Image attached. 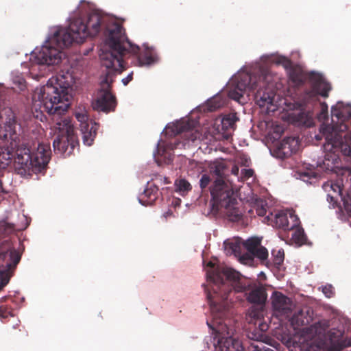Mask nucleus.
Wrapping results in <instances>:
<instances>
[{
    "instance_id": "obj_1",
    "label": "nucleus",
    "mask_w": 351,
    "mask_h": 351,
    "mask_svg": "<svg viewBox=\"0 0 351 351\" xmlns=\"http://www.w3.org/2000/svg\"><path fill=\"white\" fill-rule=\"evenodd\" d=\"M207 267H210L206 272L207 279L213 284L211 291L205 290L213 317L211 323L207 321V324L214 335L215 351H243L241 343L234 337V330L228 326L230 321L224 319L230 311V295L233 291L250 290V285H246L241 274L232 268L215 267L211 261Z\"/></svg>"
},
{
    "instance_id": "obj_2",
    "label": "nucleus",
    "mask_w": 351,
    "mask_h": 351,
    "mask_svg": "<svg viewBox=\"0 0 351 351\" xmlns=\"http://www.w3.org/2000/svg\"><path fill=\"white\" fill-rule=\"evenodd\" d=\"M72 83L73 78L69 73H59L51 77L32 97L35 106L51 116L53 124L51 130L56 135L53 148L64 156H70L78 145L71 120L66 114L70 106L68 88Z\"/></svg>"
},
{
    "instance_id": "obj_3",
    "label": "nucleus",
    "mask_w": 351,
    "mask_h": 351,
    "mask_svg": "<svg viewBox=\"0 0 351 351\" xmlns=\"http://www.w3.org/2000/svg\"><path fill=\"white\" fill-rule=\"evenodd\" d=\"M20 126L9 107L0 109V161L3 167L8 165L14 156V168L22 176H31L45 170L50 160L51 150L49 143H38L32 147L21 143Z\"/></svg>"
},
{
    "instance_id": "obj_4",
    "label": "nucleus",
    "mask_w": 351,
    "mask_h": 351,
    "mask_svg": "<svg viewBox=\"0 0 351 351\" xmlns=\"http://www.w3.org/2000/svg\"><path fill=\"white\" fill-rule=\"evenodd\" d=\"M104 18L97 12H91L84 22L81 18L75 19L68 29L59 28L43 45L35 53V62L40 65L59 64L64 56L62 50L73 43H82L88 36H95L100 31Z\"/></svg>"
},
{
    "instance_id": "obj_5",
    "label": "nucleus",
    "mask_w": 351,
    "mask_h": 351,
    "mask_svg": "<svg viewBox=\"0 0 351 351\" xmlns=\"http://www.w3.org/2000/svg\"><path fill=\"white\" fill-rule=\"evenodd\" d=\"M110 51H103L99 57L102 65L113 71L121 73L124 69L123 56L128 52L138 54L140 48L133 45L125 37L121 25L114 23L107 28Z\"/></svg>"
},
{
    "instance_id": "obj_6",
    "label": "nucleus",
    "mask_w": 351,
    "mask_h": 351,
    "mask_svg": "<svg viewBox=\"0 0 351 351\" xmlns=\"http://www.w3.org/2000/svg\"><path fill=\"white\" fill-rule=\"evenodd\" d=\"M308 128L312 125L311 118L315 115L319 121L328 118V105L319 97L326 99L332 90L331 84L319 72L308 71Z\"/></svg>"
},
{
    "instance_id": "obj_7",
    "label": "nucleus",
    "mask_w": 351,
    "mask_h": 351,
    "mask_svg": "<svg viewBox=\"0 0 351 351\" xmlns=\"http://www.w3.org/2000/svg\"><path fill=\"white\" fill-rule=\"evenodd\" d=\"M252 82H256L257 88L254 97L256 104L260 107L272 104L276 95L277 81L279 77L274 74L266 66L259 67L257 75H251Z\"/></svg>"
},
{
    "instance_id": "obj_8",
    "label": "nucleus",
    "mask_w": 351,
    "mask_h": 351,
    "mask_svg": "<svg viewBox=\"0 0 351 351\" xmlns=\"http://www.w3.org/2000/svg\"><path fill=\"white\" fill-rule=\"evenodd\" d=\"M295 331L292 336L282 337V341L289 351H307V319L302 310L287 318Z\"/></svg>"
},
{
    "instance_id": "obj_9",
    "label": "nucleus",
    "mask_w": 351,
    "mask_h": 351,
    "mask_svg": "<svg viewBox=\"0 0 351 351\" xmlns=\"http://www.w3.org/2000/svg\"><path fill=\"white\" fill-rule=\"evenodd\" d=\"M21 257L20 253L10 240L0 242V280L2 287L8 283L10 273L20 262Z\"/></svg>"
},
{
    "instance_id": "obj_10",
    "label": "nucleus",
    "mask_w": 351,
    "mask_h": 351,
    "mask_svg": "<svg viewBox=\"0 0 351 351\" xmlns=\"http://www.w3.org/2000/svg\"><path fill=\"white\" fill-rule=\"evenodd\" d=\"M113 81V74L110 71L102 78L97 99L93 102L94 110L106 113L114 110L117 101L115 96L111 93V84Z\"/></svg>"
},
{
    "instance_id": "obj_11",
    "label": "nucleus",
    "mask_w": 351,
    "mask_h": 351,
    "mask_svg": "<svg viewBox=\"0 0 351 351\" xmlns=\"http://www.w3.org/2000/svg\"><path fill=\"white\" fill-rule=\"evenodd\" d=\"M213 201V209L219 210V206H227L234 201V191L230 183L223 179H215L209 187Z\"/></svg>"
},
{
    "instance_id": "obj_12",
    "label": "nucleus",
    "mask_w": 351,
    "mask_h": 351,
    "mask_svg": "<svg viewBox=\"0 0 351 351\" xmlns=\"http://www.w3.org/2000/svg\"><path fill=\"white\" fill-rule=\"evenodd\" d=\"M343 339V335L340 330L330 331L324 340L320 339L317 342L316 348L313 343H308V351H341L344 348L350 346Z\"/></svg>"
},
{
    "instance_id": "obj_13",
    "label": "nucleus",
    "mask_w": 351,
    "mask_h": 351,
    "mask_svg": "<svg viewBox=\"0 0 351 351\" xmlns=\"http://www.w3.org/2000/svg\"><path fill=\"white\" fill-rule=\"evenodd\" d=\"M269 223L283 231H290L300 223L299 218L293 210H280L274 215L271 213L267 217Z\"/></svg>"
},
{
    "instance_id": "obj_14",
    "label": "nucleus",
    "mask_w": 351,
    "mask_h": 351,
    "mask_svg": "<svg viewBox=\"0 0 351 351\" xmlns=\"http://www.w3.org/2000/svg\"><path fill=\"white\" fill-rule=\"evenodd\" d=\"M274 314L280 319H287L295 308L292 300L280 292H275L271 298Z\"/></svg>"
},
{
    "instance_id": "obj_15",
    "label": "nucleus",
    "mask_w": 351,
    "mask_h": 351,
    "mask_svg": "<svg viewBox=\"0 0 351 351\" xmlns=\"http://www.w3.org/2000/svg\"><path fill=\"white\" fill-rule=\"evenodd\" d=\"M243 247L247 253L243 254L242 261H252L254 257L258 258L262 263L267 265L268 251L261 245V240L257 237H252L243 241Z\"/></svg>"
},
{
    "instance_id": "obj_16",
    "label": "nucleus",
    "mask_w": 351,
    "mask_h": 351,
    "mask_svg": "<svg viewBox=\"0 0 351 351\" xmlns=\"http://www.w3.org/2000/svg\"><path fill=\"white\" fill-rule=\"evenodd\" d=\"M253 78L251 75L247 73H243L238 75L236 77V85L234 89L229 91L228 96L230 98L241 101L245 91L254 92L257 88L256 82H252Z\"/></svg>"
},
{
    "instance_id": "obj_17",
    "label": "nucleus",
    "mask_w": 351,
    "mask_h": 351,
    "mask_svg": "<svg viewBox=\"0 0 351 351\" xmlns=\"http://www.w3.org/2000/svg\"><path fill=\"white\" fill-rule=\"evenodd\" d=\"M193 123L190 121H182L176 125V132L180 134L182 141H178L175 143V147H179L180 145L185 147L190 142L195 143L197 140L202 138V133L192 127Z\"/></svg>"
},
{
    "instance_id": "obj_18",
    "label": "nucleus",
    "mask_w": 351,
    "mask_h": 351,
    "mask_svg": "<svg viewBox=\"0 0 351 351\" xmlns=\"http://www.w3.org/2000/svg\"><path fill=\"white\" fill-rule=\"evenodd\" d=\"M324 189L328 192L332 191L333 193L341 197H343V192H345L346 193V199H345L346 204H348V207L351 206V175L350 181L346 179L344 183L343 178H339L335 182H328L324 184Z\"/></svg>"
},
{
    "instance_id": "obj_19",
    "label": "nucleus",
    "mask_w": 351,
    "mask_h": 351,
    "mask_svg": "<svg viewBox=\"0 0 351 351\" xmlns=\"http://www.w3.org/2000/svg\"><path fill=\"white\" fill-rule=\"evenodd\" d=\"M298 138H285L278 147V154L282 158H287L295 153L299 149Z\"/></svg>"
},
{
    "instance_id": "obj_20",
    "label": "nucleus",
    "mask_w": 351,
    "mask_h": 351,
    "mask_svg": "<svg viewBox=\"0 0 351 351\" xmlns=\"http://www.w3.org/2000/svg\"><path fill=\"white\" fill-rule=\"evenodd\" d=\"M99 125L95 122L82 123L81 131L84 143L86 145H91L97 135Z\"/></svg>"
},
{
    "instance_id": "obj_21",
    "label": "nucleus",
    "mask_w": 351,
    "mask_h": 351,
    "mask_svg": "<svg viewBox=\"0 0 351 351\" xmlns=\"http://www.w3.org/2000/svg\"><path fill=\"white\" fill-rule=\"evenodd\" d=\"M158 195V188L154 184L148 183L139 201L144 206H150L155 202Z\"/></svg>"
},
{
    "instance_id": "obj_22",
    "label": "nucleus",
    "mask_w": 351,
    "mask_h": 351,
    "mask_svg": "<svg viewBox=\"0 0 351 351\" xmlns=\"http://www.w3.org/2000/svg\"><path fill=\"white\" fill-rule=\"evenodd\" d=\"M267 298L265 289L261 286H256L250 290L247 296L249 302L257 304H263Z\"/></svg>"
},
{
    "instance_id": "obj_23",
    "label": "nucleus",
    "mask_w": 351,
    "mask_h": 351,
    "mask_svg": "<svg viewBox=\"0 0 351 351\" xmlns=\"http://www.w3.org/2000/svg\"><path fill=\"white\" fill-rule=\"evenodd\" d=\"M210 172L216 176L215 179H223L226 180L227 166L223 160H215L209 164Z\"/></svg>"
},
{
    "instance_id": "obj_24",
    "label": "nucleus",
    "mask_w": 351,
    "mask_h": 351,
    "mask_svg": "<svg viewBox=\"0 0 351 351\" xmlns=\"http://www.w3.org/2000/svg\"><path fill=\"white\" fill-rule=\"evenodd\" d=\"M237 200L234 197V201L230 203L227 206H219V210L224 208V213L229 220L232 221H238L241 219L243 214L239 208L237 206Z\"/></svg>"
},
{
    "instance_id": "obj_25",
    "label": "nucleus",
    "mask_w": 351,
    "mask_h": 351,
    "mask_svg": "<svg viewBox=\"0 0 351 351\" xmlns=\"http://www.w3.org/2000/svg\"><path fill=\"white\" fill-rule=\"evenodd\" d=\"M156 57L149 48H145L142 52L139 53L137 56V61L139 66L150 65L155 62Z\"/></svg>"
},
{
    "instance_id": "obj_26",
    "label": "nucleus",
    "mask_w": 351,
    "mask_h": 351,
    "mask_svg": "<svg viewBox=\"0 0 351 351\" xmlns=\"http://www.w3.org/2000/svg\"><path fill=\"white\" fill-rule=\"evenodd\" d=\"M289 119L297 126L305 127L307 123V112L304 109L294 111L289 114Z\"/></svg>"
},
{
    "instance_id": "obj_27",
    "label": "nucleus",
    "mask_w": 351,
    "mask_h": 351,
    "mask_svg": "<svg viewBox=\"0 0 351 351\" xmlns=\"http://www.w3.org/2000/svg\"><path fill=\"white\" fill-rule=\"evenodd\" d=\"M238 120L235 114H228L221 119V130L228 132L230 130H234L236 127V122Z\"/></svg>"
},
{
    "instance_id": "obj_28",
    "label": "nucleus",
    "mask_w": 351,
    "mask_h": 351,
    "mask_svg": "<svg viewBox=\"0 0 351 351\" xmlns=\"http://www.w3.org/2000/svg\"><path fill=\"white\" fill-rule=\"evenodd\" d=\"M293 232L291 234L292 241L298 245H302L306 243V236L304 231L302 227L300 226V223L291 230Z\"/></svg>"
},
{
    "instance_id": "obj_29",
    "label": "nucleus",
    "mask_w": 351,
    "mask_h": 351,
    "mask_svg": "<svg viewBox=\"0 0 351 351\" xmlns=\"http://www.w3.org/2000/svg\"><path fill=\"white\" fill-rule=\"evenodd\" d=\"M224 247L227 255H237L240 252V245L237 241H225Z\"/></svg>"
},
{
    "instance_id": "obj_30",
    "label": "nucleus",
    "mask_w": 351,
    "mask_h": 351,
    "mask_svg": "<svg viewBox=\"0 0 351 351\" xmlns=\"http://www.w3.org/2000/svg\"><path fill=\"white\" fill-rule=\"evenodd\" d=\"M271 254L274 256L273 263L274 265L280 267L284 261L285 253L283 250H273Z\"/></svg>"
},
{
    "instance_id": "obj_31",
    "label": "nucleus",
    "mask_w": 351,
    "mask_h": 351,
    "mask_svg": "<svg viewBox=\"0 0 351 351\" xmlns=\"http://www.w3.org/2000/svg\"><path fill=\"white\" fill-rule=\"evenodd\" d=\"M211 182L210 176L208 174H203L199 180V187L202 190V193L209 191V186Z\"/></svg>"
},
{
    "instance_id": "obj_32",
    "label": "nucleus",
    "mask_w": 351,
    "mask_h": 351,
    "mask_svg": "<svg viewBox=\"0 0 351 351\" xmlns=\"http://www.w3.org/2000/svg\"><path fill=\"white\" fill-rule=\"evenodd\" d=\"M176 184L180 191L187 192L191 190V184L184 179L178 180Z\"/></svg>"
},
{
    "instance_id": "obj_33",
    "label": "nucleus",
    "mask_w": 351,
    "mask_h": 351,
    "mask_svg": "<svg viewBox=\"0 0 351 351\" xmlns=\"http://www.w3.org/2000/svg\"><path fill=\"white\" fill-rule=\"evenodd\" d=\"M322 293L328 298H333L335 295V288L332 285H326L321 287ZM320 289V288H319Z\"/></svg>"
},
{
    "instance_id": "obj_34",
    "label": "nucleus",
    "mask_w": 351,
    "mask_h": 351,
    "mask_svg": "<svg viewBox=\"0 0 351 351\" xmlns=\"http://www.w3.org/2000/svg\"><path fill=\"white\" fill-rule=\"evenodd\" d=\"M258 329L261 331V333L258 334H252L253 336L251 337L256 341H261L263 337V332H265L268 329V325L266 323L261 322L258 324Z\"/></svg>"
},
{
    "instance_id": "obj_35",
    "label": "nucleus",
    "mask_w": 351,
    "mask_h": 351,
    "mask_svg": "<svg viewBox=\"0 0 351 351\" xmlns=\"http://www.w3.org/2000/svg\"><path fill=\"white\" fill-rule=\"evenodd\" d=\"M256 213L258 216H265L267 213L266 204L264 205V202L261 201L256 203Z\"/></svg>"
},
{
    "instance_id": "obj_36",
    "label": "nucleus",
    "mask_w": 351,
    "mask_h": 351,
    "mask_svg": "<svg viewBox=\"0 0 351 351\" xmlns=\"http://www.w3.org/2000/svg\"><path fill=\"white\" fill-rule=\"evenodd\" d=\"M277 62L282 65L287 70L292 69V62L285 57H280Z\"/></svg>"
},
{
    "instance_id": "obj_37",
    "label": "nucleus",
    "mask_w": 351,
    "mask_h": 351,
    "mask_svg": "<svg viewBox=\"0 0 351 351\" xmlns=\"http://www.w3.org/2000/svg\"><path fill=\"white\" fill-rule=\"evenodd\" d=\"M254 174V171L252 169H243L241 171V180H247L250 178L252 177Z\"/></svg>"
},
{
    "instance_id": "obj_38",
    "label": "nucleus",
    "mask_w": 351,
    "mask_h": 351,
    "mask_svg": "<svg viewBox=\"0 0 351 351\" xmlns=\"http://www.w3.org/2000/svg\"><path fill=\"white\" fill-rule=\"evenodd\" d=\"M10 312L6 310V308L3 306L0 307V317L1 318H7Z\"/></svg>"
},
{
    "instance_id": "obj_39",
    "label": "nucleus",
    "mask_w": 351,
    "mask_h": 351,
    "mask_svg": "<svg viewBox=\"0 0 351 351\" xmlns=\"http://www.w3.org/2000/svg\"><path fill=\"white\" fill-rule=\"evenodd\" d=\"M132 75L133 73H131L125 78L122 80V82L124 85L128 84V83L132 80Z\"/></svg>"
},
{
    "instance_id": "obj_40",
    "label": "nucleus",
    "mask_w": 351,
    "mask_h": 351,
    "mask_svg": "<svg viewBox=\"0 0 351 351\" xmlns=\"http://www.w3.org/2000/svg\"><path fill=\"white\" fill-rule=\"evenodd\" d=\"M26 87L25 81L23 79L19 80V88L21 90H23Z\"/></svg>"
},
{
    "instance_id": "obj_41",
    "label": "nucleus",
    "mask_w": 351,
    "mask_h": 351,
    "mask_svg": "<svg viewBox=\"0 0 351 351\" xmlns=\"http://www.w3.org/2000/svg\"><path fill=\"white\" fill-rule=\"evenodd\" d=\"M232 174L234 176H238L239 173V168L237 165H234L231 169Z\"/></svg>"
},
{
    "instance_id": "obj_42",
    "label": "nucleus",
    "mask_w": 351,
    "mask_h": 351,
    "mask_svg": "<svg viewBox=\"0 0 351 351\" xmlns=\"http://www.w3.org/2000/svg\"><path fill=\"white\" fill-rule=\"evenodd\" d=\"M8 191L3 187V182L0 180V195L7 194Z\"/></svg>"
},
{
    "instance_id": "obj_43",
    "label": "nucleus",
    "mask_w": 351,
    "mask_h": 351,
    "mask_svg": "<svg viewBox=\"0 0 351 351\" xmlns=\"http://www.w3.org/2000/svg\"><path fill=\"white\" fill-rule=\"evenodd\" d=\"M327 196H328V200L330 199V202L331 203L332 202H333V203H336L337 202V199H336L337 196V195H336V196H334L333 194H331V193H330V192H328V194Z\"/></svg>"
},
{
    "instance_id": "obj_44",
    "label": "nucleus",
    "mask_w": 351,
    "mask_h": 351,
    "mask_svg": "<svg viewBox=\"0 0 351 351\" xmlns=\"http://www.w3.org/2000/svg\"><path fill=\"white\" fill-rule=\"evenodd\" d=\"M252 347L254 348V351H261V348L257 344H252Z\"/></svg>"
},
{
    "instance_id": "obj_45",
    "label": "nucleus",
    "mask_w": 351,
    "mask_h": 351,
    "mask_svg": "<svg viewBox=\"0 0 351 351\" xmlns=\"http://www.w3.org/2000/svg\"><path fill=\"white\" fill-rule=\"evenodd\" d=\"M348 213H349V217H348V222L350 223V226H351V206L350 209L348 208Z\"/></svg>"
},
{
    "instance_id": "obj_46",
    "label": "nucleus",
    "mask_w": 351,
    "mask_h": 351,
    "mask_svg": "<svg viewBox=\"0 0 351 351\" xmlns=\"http://www.w3.org/2000/svg\"><path fill=\"white\" fill-rule=\"evenodd\" d=\"M308 339H309L311 334L313 332V326H312L308 327Z\"/></svg>"
},
{
    "instance_id": "obj_47",
    "label": "nucleus",
    "mask_w": 351,
    "mask_h": 351,
    "mask_svg": "<svg viewBox=\"0 0 351 351\" xmlns=\"http://www.w3.org/2000/svg\"><path fill=\"white\" fill-rule=\"evenodd\" d=\"M308 245H311V243L308 241Z\"/></svg>"
}]
</instances>
